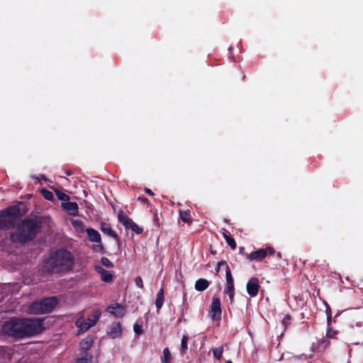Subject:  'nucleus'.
Segmentation results:
<instances>
[{
	"mask_svg": "<svg viewBox=\"0 0 363 363\" xmlns=\"http://www.w3.org/2000/svg\"><path fill=\"white\" fill-rule=\"evenodd\" d=\"M226 363H233V362H231L230 360H228L226 362Z\"/></svg>",
	"mask_w": 363,
	"mask_h": 363,
	"instance_id": "nucleus-50",
	"label": "nucleus"
},
{
	"mask_svg": "<svg viewBox=\"0 0 363 363\" xmlns=\"http://www.w3.org/2000/svg\"><path fill=\"white\" fill-rule=\"evenodd\" d=\"M234 295H235V293L228 294L229 298H230V303H232L233 302V301H234Z\"/></svg>",
	"mask_w": 363,
	"mask_h": 363,
	"instance_id": "nucleus-43",
	"label": "nucleus"
},
{
	"mask_svg": "<svg viewBox=\"0 0 363 363\" xmlns=\"http://www.w3.org/2000/svg\"><path fill=\"white\" fill-rule=\"evenodd\" d=\"M94 343L93 336L89 335L84 338L80 342V352H91Z\"/></svg>",
	"mask_w": 363,
	"mask_h": 363,
	"instance_id": "nucleus-12",
	"label": "nucleus"
},
{
	"mask_svg": "<svg viewBox=\"0 0 363 363\" xmlns=\"http://www.w3.org/2000/svg\"><path fill=\"white\" fill-rule=\"evenodd\" d=\"M100 230L104 233L106 234L114 239H119V237L118 234L112 230V228L110 227L109 224L106 223L104 222H101L100 224Z\"/></svg>",
	"mask_w": 363,
	"mask_h": 363,
	"instance_id": "nucleus-17",
	"label": "nucleus"
},
{
	"mask_svg": "<svg viewBox=\"0 0 363 363\" xmlns=\"http://www.w3.org/2000/svg\"><path fill=\"white\" fill-rule=\"evenodd\" d=\"M209 286V281L205 279H199L195 283V289L198 291L206 290Z\"/></svg>",
	"mask_w": 363,
	"mask_h": 363,
	"instance_id": "nucleus-20",
	"label": "nucleus"
},
{
	"mask_svg": "<svg viewBox=\"0 0 363 363\" xmlns=\"http://www.w3.org/2000/svg\"><path fill=\"white\" fill-rule=\"evenodd\" d=\"M107 333L113 339L121 337L122 334L121 324L119 322L113 323L108 328Z\"/></svg>",
	"mask_w": 363,
	"mask_h": 363,
	"instance_id": "nucleus-11",
	"label": "nucleus"
},
{
	"mask_svg": "<svg viewBox=\"0 0 363 363\" xmlns=\"http://www.w3.org/2000/svg\"><path fill=\"white\" fill-rule=\"evenodd\" d=\"M233 293H235L234 285H226V287L224 289V294L228 295Z\"/></svg>",
	"mask_w": 363,
	"mask_h": 363,
	"instance_id": "nucleus-38",
	"label": "nucleus"
},
{
	"mask_svg": "<svg viewBox=\"0 0 363 363\" xmlns=\"http://www.w3.org/2000/svg\"><path fill=\"white\" fill-rule=\"evenodd\" d=\"M325 305H326V310H325L326 315H327V316L330 317V315H332L331 308L327 303H325Z\"/></svg>",
	"mask_w": 363,
	"mask_h": 363,
	"instance_id": "nucleus-41",
	"label": "nucleus"
},
{
	"mask_svg": "<svg viewBox=\"0 0 363 363\" xmlns=\"http://www.w3.org/2000/svg\"><path fill=\"white\" fill-rule=\"evenodd\" d=\"M118 219L119 222L123 225L125 229H130V226L134 224L133 220L125 214L123 210L119 211L118 213Z\"/></svg>",
	"mask_w": 363,
	"mask_h": 363,
	"instance_id": "nucleus-13",
	"label": "nucleus"
},
{
	"mask_svg": "<svg viewBox=\"0 0 363 363\" xmlns=\"http://www.w3.org/2000/svg\"><path fill=\"white\" fill-rule=\"evenodd\" d=\"M63 208L71 216H77L78 213V205L76 202L67 201L62 203Z\"/></svg>",
	"mask_w": 363,
	"mask_h": 363,
	"instance_id": "nucleus-16",
	"label": "nucleus"
},
{
	"mask_svg": "<svg viewBox=\"0 0 363 363\" xmlns=\"http://www.w3.org/2000/svg\"><path fill=\"white\" fill-rule=\"evenodd\" d=\"M138 200L140 201V202L143 203H146L147 205L150 204V201L148 200V199H147L146 197L142 196H139L138 198Z\"/></svg>",
	"mask_w": 363,
	"mask_h": 363,
	"instance_id": "nucleus-40",
	"label": "nucleus"
},
{
	"mask_svg": "<svg viewBox=\"0 0 363 363\" xmlns=\"http://www.w3.org/2000/svg\"><path fill=\"white\" fill-rule=\"evenodd\" d=\"M145 192L148 194L149 196H153L155 195V194L153 193V191L148 189V188H145Z\"/></svg>",
	"mask_w": 363,
	"mask_h": 363,
	"instance_id": "nucleus-42",
	"label": "nucleus"
},
{
	"mask_svg": "<svg viewBox=\"0 0 363 363\" xmlns=\"http://www.w3.org/2000/svg\"><path fill=\"white\" fill-rule=\"evenodd\" d=\"M101 316V312L99 310H96L93 312L92 314L88 316L87 321L91 326H94L96 322L99 320Z\"/></svg>",
	"mask_w": 363,
	"mask_h": 363,
	"instance_id": "nucleus-21",
	"label": "nucleus"
},
{
	"mask_svg": "<svg viewBox=\"0 0 363 363\" xmlns=\"http://www.w3.org/2000/svg\"><path fill=\"white\" fill-rule=\"evenodd\" d=\"M88 239L92 242H101L100 233L95 229L89 228L86 230Z\"/></svg>",
	"mask_w": 363,
	"mask_h": 363,
	"instance_id": "nucleus-14",
	"label": "nucleus"
},
{
	"mask_svg": "<svg viewBox=\"0 0 363 363\" xmlns=\"http://www.w3.org/2000/svg\"><path fill=\"white\" fill-rule=\"evenodd\" d=\"M101 262L103 265H104L106 267L112 268L114 266L113 262H111L107 257H102L101 259Z\"/></svg>",
	"mask_w": 363,
	"mask_h": 363,
	"instance_id": "nucleus-34",
	"label": "nucleus"
},
{
	"mask_svg": "<svg viewBox=\"0 0 363 363\" xmlns=\"http://www.w3.org/2000/svg\"><path fill=\"white\" fill-rule=\"evenodd\" d=\"M99 244H98V245H93L91 249L95 252H101V253L104 254L105 252V248L101 242H99Z\"/></svg>",
	"mask_w": 363,
	"mask_h": 363,
	"instance_id": "nucleus-32",
	"label": "nucleus"
},
{
	"mask_svg": "<svg viewBox=\"0 0 363 363\" xmlns=\"http://www.w3.org/2000/svg\"><path fill=\"white\" fill-rule=\"evenodd\" d=\"M42 320L33 318H11L2 325L5 335L16 339H23L40 333L44 330Z\"/></svg>",
	"mask_w": 363,
	"mask_h": 363,
	"instance_id": "nucleus-1",
	"label": "nucleus"
},
{
	"mask_svg": "<svg viewBox=\"0 0 363 363\" xmlns=\"http://www.w3.org/2000/svg\"><path fill=\"white\" fill-rule=\"evenodd\" d=\"M96 270L101 276V279L104 282H111L113 279V274L111 272L106 270L101 267H96Z\"/></svg>",
	"mask_w": 363,
	"mask_h": 363,
	"instance_id": "nucleus-15",
	"label": "nucleus"
},
{
	"mask_svg": "<svg viewBox=\"0 0 363 363\" xmlns=\"http://www.w3.org/2000/svg\"><path fill=\"white\" fill-rule=\"evenodd\" d=\"M75 264V256L71 251L65 248H60L51 251L41 266L43 273L64 274L72 270Z\"/></svg>",
	"mask_w": 363,
	"mask_h": 363,
	"instance_id": "nucleus-2",
	"label": "nucleus"
},
{
	"mask_svg": "<svg viewBox=\"0 0 363 363\" xmlns=\"http://www.w3.org/2000/svg\"><path fill=\"white\" fill-rule=\"evenodd\" d=\"M226 285H234V279L229 267L225 272Z\"/></svg>",
	"mask_w": 363,
	"mask_h": 363,
	"instance_id": "nucleus-27",
	"label": "nucleus"
},
{
	"mask_svg": "<svg viewBox=\"0 0 363 363\" xmlns=\"http://www.w3.org/2000/svg\"><path fill=\"white\" fill-rule=\"evenodd\" d=\"M277 257H281V253L280 252H277Z\"/></svg>",
	"mask_w": 363,
	"mask_h": 363,
	"instance_id": "nucleus-48",
	"label": "nucleus"
},
{
	"mask_svg": "<svg viewBox=\"0 0 363 363\" xmlns=\"http://www.w3.org/2000/svg\"><path fill=\"white\" fill-rule=\"evenodd\" d=\"M223 352V347H218L213 349V354L214 358L220 360L222 358V354Z\"/></svg>",
	"mask_w": 363,
	"mask_h": 363,
	"instance_id": "nucleus-26",
	"label": "nucleus"
},
{
	"mask_svg": "<svg viewBox=\"0 0 363 363\" xmlns=\"http://www.w3.org/2000/svg\"><path fill=\"white\" fill-rule=\"evenodd\" d=\"M179 217L182 219V220L184 223H186L188 224L191 223V216L190 215V212L189 211H182L179 210Z\"/></svg>",
	"mask_w": 363,
	"mask_h": 363,
	"instance_id": "nucleus-22",
	"label": "nucleus"
},
{
	"mask_svg": "<svg viewBox=\"0 0 363 363\" xmlns=\"http://www.w3.org/2000/svg\"><path fill=\"white\" fill-rule=\"evenodd\" d=\"M331 319H332V315H330V317L327 316V322H328V325H330V323H331Z\"/></svg>",
	"mask_w": 363,
	"mask_h": 363,
	"instance_id": "nucleus-45",
	"label": "nucleus"
},
{
	"mask_svg": "<svg viewBox=\"0 0 363 363\" xmlns=\"http://www.w3.org/2000/svg\"><path fill=\"white\" fill-rule=\"evenodd\" d=\"M221 267H225V272H226L227 271V267H228V265L227 264V262L224 261V260L218 262V264H217V266L216 267V272H218Z\"/></svg>",
	"mask_w": 363,
	"mask_h": 363,
	"instance_id": "nucleus-36",
	"label": "nucleus"
},
{
	"mask_svg": "<svg viewBox=\"0 0 363 363\" xmlns=\"http://www.w3.org/2000/svg\"><path fill=\"white\" fill-rule=\"evenodd\" d=\"M291 316L289 314H286L284 318H283V320H282V324L285 326V327H287L289 325L291 324Z\"/></svg>",
	"mask_w": 363,
	"mask_h": 363,
	"instance_id": "nucleus-39",
	"label": "nucleus"
},
{
	"mask_svg": "<svg viewBox=\"0 0 363 363\" xmlns=\"http://www.w3.org/2000/svg\"><path fill=\"white\" fill-rule=\"evenodd\" d=\"M71 174H72L71 172H67V175H71Z\"/></svg>",
	"mask_w": 363,
	"mask_h": 363,
	"instance_id": "nucleus-49",
	"label": "nucleus"
},
{
	"mask_svg": "<svg viewBox=\"0 0 363 363\" xmlns=\"http://www.w3.org/2000/svg\"><path fill=\"white\" fill-rule=\"evenodd\" d=\"M27 206L24 202L8 207L0 211V230H6L14 228L19 220L27 212Z\"/></svg>",
	"mask_w": 363,
	"mask_h": 363,
	"instance_id": "nucleus-4",
	"label": "nucleus"
},
{
	"mask_svg": "<svg viewBox=\"0 0 363 363\" xmlns=\"http://www.w3.org/2000/svg\"><path fill=\"white\" fill-rule=\"evenodd\" d=\"M41 194L46 200L52 201L54 199L52 193L46 189H42Z\"/></svg>",
	"mask_w": 363,
	"mask_h": 363,
	"instance_id": "nucleus-28",
	"label": "nucleus"
},
{
	"mask_svg": "<svg viewBox=\"0 0 363 363\" xmlns=\"http://www.w3.org/2000/svg\"><path fill=\"white\" fill-rule=\"evenodd\" d=\"M9 355L7 347L0 346V363H6L9 359Z\"/></svg>",
	"mask_w": 363,
	"mask_h": 363,
	"instance_id": "nucleus-24",
	"label": "nucleus"
},
{
	"mask_svg": "<svg viewBox=\"0 0 363 363\" xmlns=\"http://www.w3.org/2000/svg\"><path fill=\"white\" fill-rule=\"evenodd\" d=\"M130 229L138 235L143 232V228L138 225L135 223H134V224L130 226Z\"/></svg>",
	"mask_w": 363,
	"mask_h": 363,
	"instance_id": "nucleus-33",
	"label": "nucleus"
},
{
	"mask_svg": "<svg viewBox=\"0 0 363 363\" xmlns=\"http://www.w3.org/2000/svg\"><path fill=\"white\" fill-rule=\"evenodd\" d=\"M222 234L226 242L231 247V249L233 250H235L237 247L236 242L235 239L230 235L229 232L227 230L223 229V232Z\"/></svg>",
	"mask_w": 363,
	"mask_h": 363,
	"instance_id": "nucleus-18",
	"label": "nucleus"
},
{
	"mask_svg": "<svg viewBox=\"0 0 363 363\" xmlns=\"http://www.w3.org/2000/svg\"><path fill=\"white\" fill-rule=\"evenodd\" d=\"M78 327L79 328V331L84 333V332L87 331L92 326L87 321V322L81 323V324L79 325Z\"/></svg>",
	"mask_w": 363,
	"mask_h": 363,
	"instance_id": "nucleus-30",
	"label": "nucleus"
},
{
	"mask_svg": "<svg viewBox=\"0 0 363 363\" xmlns=\"http://www.w3.org/2000/svg\"><path fill=\"white\" fill-rule=\"evenodd\" d=\"M259 288L260 286L257 277H251L247 283V292L251 297H255L258 294Z\"/></svg>",
	"mask_w": 363,
	"mask_h": 363,
	"instance_id": "nucleus-8",
	"label": "nucleus"
},
{
	"mask_svg": "<svg viewBox=\"0 0 363 363\" xmlns=\"http://www.w3.org/2000/svg\"><path fill=\"white\" fill-rule=\"evenodd\" d=\"M330 333V330H328V332H327V335L329 336V337H331Z\"/></svg>",
	"mask_w": 363,
	"mask_h": 363,
	"instance_id": "nucleus-47",
	"label": "nucleus"
},
{
	"mask_svg": "<svg viewBox=\"0 0 363 363\" xmlns=\"http://www.w3.org/2000/svg\"><path fill=\"white\" fill-rule=\"evenodd\" d=\"M76 363H96L91 352H80Z\"/></svg>",
	"mask_w": 363,
	"mask_h": 363,
	"instance_id": "nucleus-10",
	"label": "nucleus"
},
{
	"mask_svg": "<svg viewBox=\"0 0 363 363\" xmlns=\"http://www.w3.org/2000/svg\"><path fill=\"white\" fill-rule=\"evenodd\" d=\"M161 362L162 363H171L172 362V354L168 347H165L163 350V354L161 356Z\"/></svg>",
	"mask_w": 363,
	"mask_h": 363,
	"instance_id": "nucleus-23",
	"label": "nucleus"
},
{
	"mask_svg": "<svg viewBox=\"0 0 363 363\" xmlns=\"http://www.w3.org/2000/svg\"><path fill=\"white\" fill-rule=\"evenodd\" d=\"M55 193H56V196L59 200L64 201H68L69 200V196L67 195L65 193H64L60 190H56Z\"/></svg>",
	"mask_w": 363,
	"mask_h": 363,
	"instance_id": "nucleus-29",
	"label": "nucleus"
},
{
	"mask_svg": "<svg viewBox=\"0 0 363 363\" xmlns=\"http://www.w3.org/2000/svg\"><path fill=\"white\" fill-rule=\"evenodd\" d=\"M239 250H240V253H243V252H244V251H245V248H244L243 247H240L239 248Z\"/></svg>",
	"mask_w": 363,
	"mask_h": 363,
	"instance_id": "nucleus-46",
	"label": "nucleus"
},
{
	"mask_svg": "<svg viewBox=\"0 0 363 363\" xmlns=\"http://www.w3.org/2000/svg\"><path fill=\"white\" fill-rule=\"evenodd\" d=\"M41 228L40 220L26 218L17 225L16 232L11 235V239L13 242L25 244L32 241L38 235Z\"/></svg>",
	"mask_w": 363,
	"mask_h": 363,
	"instance_id": "nucleus-3",
	"label": "nucleus"
},
{
	"mask_svg": "<svg viewBox=\"0 0 363 363\" xmlns=\"http://www.w3.org/2000/svg\"><path fill=\"white\" fill-rule=\"evenodd\" d=\"M211 253L215 254L216 252L214 251L211 250Z\"/></svg>",
	"mask_w": 363,
	"mask_h": 363,
	"instance_id": "nucleus-51",
	"label": "nucleus"
},
{
	"mask_svg": "<svg viewBox=\"0 0 363 363\" xmlns=\"http://www.w3.org/2000/svg\"><path fill=\"white\" fill-rule=\"evenodd\" d=\"M164 291L162 288H161L157 294V297H156V300H155V306H156L157 311H159L162 307V306L164 304Z\"/></svg>",
	"mask_w": 363,
	"mask_h": 363,
	"instance_id": "nucleus-19",
	"label": "nucleus"
},
{
	"mask_svg": "<svg viewBox=\"0 0 363 363\" xmlns=\"http://www.w3.org/2000/svg\"><path fill=\"white\" fill-rule=\"evenodd\" d=\"M155 221L158 224H159V218H158V215H157V213H155Z\"/></svg>",
	"mask_w": 363,
	"mask_h": 363,
	"instance_id": "nucleus-44",
	"label": "nucleus"
},
{
	"mask_svg": "<svg viewBox=\"0 0 363 363\" xmlns=\"http://www.w3.org/2000/svg\"><path fill=\"white\" fill-rule=\"evenodd\" d=\"M133 330L135 334L137 335H141L144 333V330L143 329V326L141 325H139L138 323H135L133 325Z\"/></svg>",
	"mask_w": 363,
	"mask_h": 363,
	"instance_id": "nucleus-35",
	"label": "nucleus"
},
{
	"mask_svg": "<svg viewBox=\"0 0 363 363\" xmlns=\"http://www.w3.org/2000/svg\"><path fill=\"white\" fill-rule=\"evenodd\" d=\"M222 309L220 301L218 297L213 296L211 304L209 315L213 320H220L221 318Z\"/></svg>",
	"mask_w": 363,
	"mask_h": 363,
	"instance_id": "nucleus-7",
	"label": "nucleus"
},
{
	"mask_svg": "<svg viewBox=\"0 0 363 363\" xmlns=\"http://www.w3.org/2000/svg\"><path fill=\"white\" fill-rule=\"evenodd\" d=\"M72 225H74V228H81V231H83L84 230V223L82 220H74L72 221Z\"/></svg>",
	"mask_w": 363,
	"mask_h": 363,
	"instance_id": "nucleus-31",
	"label": "nucleus"
},
{
	"mask_svg": "<svg viewBox=\"0 0 363 363\" xmlns=\"http://www.w3.org/2000/svg\"><path fill=\"white\" fill-rule=\"evenodd\" d=\"M57 303L58 300L56 296L45 298L41 301L32 303L29 307V311L33 314L50 313L57 306Z\"/></svg>",
	"mask_w": 363,
	"mask_h": 363,
	"instance_id": "nucleus-5",
	"label": "nucleus"
},
{
	"mask_svg": "<svg viewBox=\"0 0 363 363\" xmlns=\"http://www.w3.org/2000/svg\"><path fill=\"white\" fill-rule=\"evenodd\" d=\"M108 309H111L110 313L116 318H122L125 313V308L118 303L109 306Z\"/></svg>",
	"mask_w": 363,
	"mask_h": 363,
	"instance_id": "nucleus-9",
	"label": "nucleus"
},
{
	"mask_svg": "<svg viewBox=\"0 0 363 363\" xmlns=\"http://www.w3.org/2000/svg\"><path fill=\"white\" fill-rule=\"evenodd\" d=\"M189 340V337L188 335L184 334L182 336V341H181V348H180V352L181 354H184L186 353V350H188V341Z\"/></svg>",
	"mask_w": 363,
	"mask_h": 363,
	"instance_id": "nucleus-25",
	"label": "nucleus"
},
{
	"mask_svg": "<svg viewBox=\"0 0 363 363\" xmlns=\"http://www.w3.org/2000/svg\"><path fill=\"white\" fill-rule=\"evenodd\" d=\"M275 252L276 251L272 247H268L267 248H260L247 255V258L250 261L260 262L263 259H264L268 255H274Z\"/></svg>",
	"mask_w": 363,
	"mask_h": 363,
	"instance_id": "nucleus-6",
	"label": "nucleus"
},
{
	"mask_svg": "<svg viewBox=\"0 0 363 363\" xmlns=\"http://www.w3.org/2000/svg\"><path fill=\"white\" fill-rule=\"evenodd\" d=\"M135 285L138 287H139L140 289H143L144 288L143 279L140 276H138V277H135Z\"/></svg>",
	"mask_w": 363,
	"mask_h": 363,
	"instance_id": "nucleus-37",
	"label": "nucleus"
}]
</instances>
